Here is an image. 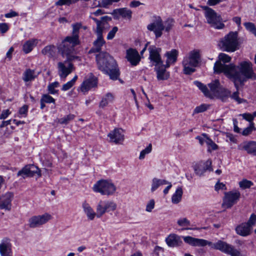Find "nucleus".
I'll use <instances>...</instances> for the list:
<instances>
[{"instance_id":"nucleus-21","label":"nucleus","mask_w":256,"mask_h":256,"mask_svg":"<svg viewBox=\"0 0 256 256\" xmlns=\"http://www.w3.org/2000/svg\"><path fill=\"white\" fill-rule=\"evenodd\" d=\"M14 195L11 192H7L0 197V208L10 210L12 208V202Z\"/></svg>"},{"instance_id":"nucleus-11","label":"nucleus","mask_w":256,"mask_h":256,"mask_svg":"<svg viewBox=\"0 0 256 256\" xmlns=\"http://www.w3.org/2000/svg\"><path fill=\"white\" fill-rule=\"evenodd\" d=\"M215 248L216 250H218L230 256H246L244 254H241L234 246L222 240H218V244H216Z\"/></svg>"},{"instance_id":"nucleus-49","label":"nucleus","mask_w":256,"mask_h":256,"mask_svg":"<svg viewBox=\"0 0 256 256\" xmlns=\"http://www.w3.org/2000/svg\"><path fill=\"white\" fill-rule=\"evenodd\" d=\"M41 99L42 100V101L44 102L45 103L51 104L55 102V100L48 94H43Z\"/></svg>"},{"instance_id":"nucleus-33","label":"nucleus","mask_w":256,"mask_h":256,"mask_svg":"<svg viewBox=\"0 0 256 256\" xmlns=\"http://www.w3.org/2000/svg\"><path fill=\"white\" fill-rule=\"evenodd\" d=\"M114 13L117 16H121L123 18L130 19L132 17V11L126 8H122L114 10Z\"/></svg>"},{"instance_id":"nucleus-7","label":"nucleus","mask_w":256,"mask_h":256,"mask_svg":"<svg viewBox=\"0 0 256 256\" xmlns=\"http://www.w3.org/2000/svg\"><path fill=\"white\" fill-rule=\"evenodd\" d=\"M60 52L64 58L66 57V60L64 62H59L58 64V74L60 79L64 81L74 70V66L70 62L78 59V58L74 55V52L72 54L74 56L72 60H69L66 54L63 55L61 52Z\"/></svg>"},{"instance_id":"nucleus-2","label":"nucleus","mask_w":256,"mask_h":256,"mask_svg":"<svg viewBox=\"0 0 256 256\" xmlns=\"http://www.w3.org/2000/svg\"><path fill=\"white\" fill-rule=\"evenodd\" d=\"M98 68L108 74L110 79H118L120 73L115 60L108 54L101 52L96 56Z\"/></svg>"},{"instance_id":"nucleus-18","label":"nucleus","mask_w":256,"mask_h":256,"mask_svg":"<svg viewBox=\"0 0 256 256\" xmlns=\"http://www.w3.org/2000/svg\"><path fill=\"white\" fill-rule=\"evenodd\" d=\"M0 254L1 256H12V244L10 238H4L1 240Z\"/></svg>"},{"instance_id":"nucleus-35","label":"nucleus","mask_w":256,"mask_h":256,"mask_svg":"<svg viewBox=\"0 0 256 256\" xmlns=\"http://www.w3.org/2000/svg\"><path fill=\"white\" fill-rule=\"evenodd\" d=\"M56 48L54 45H49L45 46L42 51V54L48 56L54 57L56 53Z\"/></svg>"},{"instance_id":"nucleus-60","label":"nucleus","mask_w":256,"mask_h":256,"mask_svg":"<svg viewBox=\"0 0 256 256\" xmlns=\"http://www.w3.org/2000/svg\"><path fill=\"white\" fill-rule=\"evenodd\" d=\"M104 13V12L102 10L98 9L94 12H90V18L93 20L94 18H96V16H101Z\"/></svg>"},{"instance_id":"nucleus-29","label":"nucleus","mask_w":256,"mask_h":256,"mask_svg":"<svg viewBox=\"0 0 256 256\" xmlns=\"http://www.w3.org/2000/svg\"><path fill=\"white\" fill-rule=\"evenodd\" d=\"M38 42L36 38H32L26 40L22 46V50L25 54L30 52Z\"/></svg>"},{"instance_id":"nucleus-38","label":"nucleus","mask_w":256,"mask_h":256,"mask_svg":"<svg viewBox=\"0 0 256 256\" xmlns=\"http://www.w3.org/2000/svg\"><path fill=\"white\" fill-rule=\"evenodd\" d=\"M244 84V83L242 84H238V88L236 89V91L234 92L232 94L230 93V98L231 99L237 102L238 104H240L246 102V100H244V98H240L239 96V92H238V89L240 86H243Z\"/></svg>"},{"instance_id":"nucleus-46","label":"nucleus","mask_w":256,"mask_h":256,"mask_svg":"<svg viewBox=\"0 0 256 256\" xmlns=\"http://www.w3.org/2000/svg\"><path fill=\"white\" fill-rule=\"evenodd\" d=\"M74 118V114H68L62 118H60L58 120V122L61 124H67L70 121L72 120Z\"/></svg>"},{"instance_id":"nucleus-63","label":"nucleus","mask_w":256,"mask_h":256,"mask_svg":"<svg viewBox=\"0 0 256 256\" xmlns=\"http://www.w3.org/2000/svg\"><path fill=\"white\" fill-rule=\"evenodd\" d=\"M10 114L11 112L8 109L3 110L1 114L0 115V119L4 120Z\"/></svg>"},{"instance_id":"nucleus-34","label":"nucleus","mask_w":256,"mask_h":256,"mask_svg":"<svg viewBox=\"0 0 256 256\" xmlns=\"http://www.w3.org/2000/svg\"><path fill=\"white\" fill-rule=\"evenodd\" d=\"M230 90L222 87L216 98L220 99L224 102H226L230 98Z\"/></svg>"},{"instance_id":"nucleus-28","label":"nucleus","mask_w":256,"mask_h":256,"mask_svg":"<svg viewBox=\"0 0 256 256\" xmlns=\"http://www.w3.org/2000/svg\"><path fill=\"white\" fill-rule=\"evenodd\" d=\"M252 230V228L246 222L240 224L236 228L237 234L242 236H246L250 235Z\"/></svg>"},{"instance_id":"nucleus-27","label":"nucleus","mask_w":256,"mask_h":256,"mask_svg":"<svg viewBox=\"0 0 256 256\" xmlns=\"http://www.w3.org/2000/svg\"><path fill=\"white\" fill-rule=\"evenodd\" d=\"M177 224L180 226L182 228V230H200V229L206 230L207 228L206 227L202 228L190 227V221L186 218H179L177 221Z\"/></svg>"},{"instance_id":"nucleus-26","label":"nucleus","mask_w":256,"mask_h":256,"mask_svg":"<svg viewBox=\"0 0 256 256\" xmlns=\"http://www.w3.org/2000/svg\"><path fill=\"white\" fill-rule=\"evenodd\" d=\"M82 208L88 220H93L96 217L98 218L97 212H96L90 204L86 202L82 204Z\"/></svg>"},{"instance_id":"nucleus-59","label":"nucleus","mask_w":256,"mask_h":256,"mask_svg":"<svg viewBox=\"0 0 256 256\" xmlns=\"http://www.w3.org/2000/svg\"><path fill=\"white\" fill-rule=\"evenodd\" d=\"M200 163L202 164V167L204 168V169L206 171V170H209V171L212 170V169L211 167V165H212L211 160H208L204 162H200Z\"/></svg>"},{"instance_id":"nucleus-44","label":"nucleus","mask_w":256,"mask_h":256,"mask_svg":"<svg viewBox=\"0 0 256 256\" xmlns=\"http://www.w3.org/2000/svg\"><path fill=\"white\" fill-rule=\"evenodd\" d=\"M206 144L208 146V152H210L212 150H215L218 148V146L209 138H206Z\"/></svg>"},{"instance_id":"nucleus-51","label":"nucleus","mask_w":256,"mask_h":256,"mask_svg":"<svg viewBox=\"0 0 256 256\" xmlns=\"http://www.w3.org/2000/svg\"><path fill=\"white\" fill-rule=\"evenodd\" d=\"M120 0H100L99 4L100 6L106 8L108 6L112 4L113 2H116Z\"/></svg>"},{"instance_id":"nucleus-9","label":"nucleus","mask_w":256,"mask_h":256,"mask_svg":"<svg viewBox=\"0 0 256 256\" xmlns=\"http://www.w3.org/2000/svg\"><path fill=\"white\" fill-rule=\"evenodd\" d=\"M52 218V216L48 212L42 214L33 216L28 219V226L31 228H38L46 224Z\"/></svg>"},{"instance_id":"nucleus-43","label":"nucleus","mask_w":256,"mask_h":256,"mask_svg":"<svg viewBox=\"0 0 256 256\" xmlns=\"http://www.w3.org/2000/svg\"><path fill=\"white\" fill-rule=\"evenodd\" d=\"M246 30L256 36V28L254 24L250 22H246L244 24Z\"/></svg>"},{"instance_id":"nucleus-37","label":"nucleus","mask_w":256,"mask_h":256,"mask_svg":"<svg viewBox=\"0 0 256 256\" xmlns=\"http://www.w3.org/2000/svg\"><path fill=\"white\" fill-rule=\"evenodd\" d=\"M36 77V75L35 74L34 70L28 68L24 72L22 80L25 82H28L34 80Z\"/></svg>"},{"instance_id":"nucleus-48","label":"nucleus","mask_w":256,"mask_h":256,"mask_svg":"<svg viewBox=\"0 0 256 256\" xmlns=\"http://www.w3.org/2000/svg\"><path fill=\"white\" fill-rule=\"evenodd\" d=\"M202 165L201 163H200L196 165L194 168L196 174L200 176L202 175L206 172Z\"/></svg>"},{"instance_id":"nucleus-15","label":"nucleus","mask_w":256,"mask_h":256,"mask_svg":"<svg viewBox=\"0 0 256 256\" xmlns=\"http://www.w3.org/2000/svg\"><path fill=\"white\" fill-rule=\"evenodd\" d=\"M110 18L108 16H102L100 20L94 18L93 20L96 23V27L94 30L96 36H103V33L109 28L108 20Z\"/></svg>"},{"instance_id":"nucleus-25","label":"nucleus","mask_w":256,"mask_h":256,"mask_svg":"<svg viewBox=\"0 0 256 256\" xmlns=\"http://www.w3.org/2000/svg\"><path fill=\"white\" fill-rule=\"evenodd\" d=\"M178 54V52L176 49L166 52L164 54V56L166 58V66L170 67V65L174 64L177 60Z\"/></svg>"},{"instance_id":"nucleus-52","label":"nucleus","mask_w":256,"mask_h":256,"mask_svg":"<svg viewBox=\"0 0 256 256\" xmlns=\"http://www.w3.org/2000/svg\"><path fill=\"white\" fill-rule=\"evenodd\" d=\"M28 110V106L26 105L24 106L19 110L18 117L24 118L26 116Z\"/></svg>"},{"instance_id":"nucleus-56","label":"nucleus","mask_w":256,"mask_h":256,"mask_svg":"<svg viewBox=\"0 0 256 256\" xmlns=\"http://www.w3.org/2000/svg\"><path fill=\"white\" fill-rule=\"evenodd\" d=\"M118 31V28L117 26H114L108 33L106 38L108 40H112L114 37L115 34Z\"/></svg>"},{"instance_id":"nucleus-54","label":"nucleus","mask_w":256,"mask_h":256,"mask_svg":"<svg viewBox=\"0 0 256 256\" xmlns=\"http://www.w3.org/2000/svg\"><path fill=\"white\" fill-rule=\"evenodd\" d=\"M249 226L251 228H252V226L256 223V215L254 214H252L250 218H249L247 222H246Z\"/></svg>"},{"instance_id":"nucleus-40","label":"nucleus","mask_w":256,"mask_h":256,"mask_svg":"<svg viewBox=\"0 0 256 256\" xmlns=\"http://www.w3.org/2000/svg\"><path fill=\"white\" fill-rule=\"evenodd\" d=\"M59 82H54L50 84L48 86V90L49 94H56L58 93V90H56L59 86Z\"/></svg>"},{"instance_id":"nucleus-36","label":"nucleus","mask_w":256,"mask_h":256,"mask_svg":"<svg viewBox=\"0 0 256 256\" xmlns=\"http://www.w3.org/2000/svg\"><path fill=\"white\" fill-rule=\"evenodd\" d=\"M183 194L182 189L181 187H178L172 196V202L174 204L179 203L181 200Z\"/></svg>"},{"instance_id":"nucleus-58","label":"nucleus","mask_w":256,"mask_h":256,"mask_svg":"<svg viewBox=\"0 0 256 256\" xmlns=\"http://www.w3.org/2000/svg\"><path fill=\"white\" fill-rule=\"evenodd\" d=\"M240 116H242L244 119L250 122H252V120H254V116L250 113H244L242 114H240Z\"/></svg>"},{"instance_id":"nucleus-39","label":"nucleus","mask_w":256,"mask_h":256,"mask_svg":"<svg viewBox=\"0 0 256 256\" xmlns=\"http://www.w3.org/2000/svg\"><path fill=\"white\" fill-rule=\"evenodd\" d=\"M244 148L248 153L254 154L256 150V142H250L244 146Z\"/></svg>"},{"instance_id":"nucleus-1","label":"nucleus","mask_w":256,"mask_h":256,"mask_svg":"<svg viewBox=\"0 0 256 256\" xmlns=\"http://www.w3.org/2000/svg\"><path fill=\"white\" fill-rule=\"evenodd\" d=\"M231 57L227 54L220 53L218 55V61L216 62L214 66L215 72H222L232 80L236 88L239 84H243L248 80H255L256 74L254 72L252 64L250 61H242L236 66L234 64H225L231 60Z\"/></svg>"},{"instance_id":"nucleus-4","label":"nucleus","mask_w":256,"mask_h":256,"mask_svg":"<svg viewBox=\"0 0 256 256\" xmlns=\"http://www.w3.org/2000/svg\"><path fill=\"white\" fill-rule=\"evenodd\" d=\"M219 45L222 50L232 52L239 48L240 43L237 32H230L220 41Z\"/></svg>"},{"instance_id":"nucleus-5","label":"nucleus","mask_w":256,"mask_h":256,"mask_svg":"<svg viewBox=\"0 0 256 256\" xmlns=\"http://www.w3.org/2000/svg\"><path fill=\"white\" fill-rule=\"evenodd\" d=\"M200 58V50H194L190 52L184 57L182 65L185 74H189L194 72V68L198 65Z\"/></svg>"},{"instance_id":"nucleus-8","label":"nucleus","mask_w":256,"mask_h":256,"mask_svg":"<svg viewBox=\"0 0 256 256\" xmlns=\"http://www.w3.org/2000/svg\"><path fill=\"white\" fill-rule=\"evenodd\" d=\"M204 10V14L208 24L212 27L218 30L222 29L224 24L222 22V18L212 8L207 6H202Z\"/></svg>"},{"instance_id":"nucleus-57","label":"nucleus","mask_w":256,"mask_h":256,"mask_svg":"<svg viewBox=\"0 0 256 256\" xmlns=\"http://www.w3.org/2000/svg\"><path fill=\"white\" fill-rule=\"evenodd\" d=\"M155 205V202L154 200H150L146 204V210L147 212H151L154 208Z\"/></svg>"},{"instance_id":"nucleus-3","label":"nucleus","mask_w":256,"mask_h":256,"mask_svg":"<svg viewBox=\"0 0 256 256\" xmlns=\"http://www.w3.org/2000/svg\"><path fill=\"white\" fill-rule=\"evenodd\" d=\"M81 24L77 23L72 25V36H67L58 46V49L63 55L66 54L69 60L74 57L72 54L74 51V46L78 44V32Z\"/></svg>"},{"instance_id":"nucleus-50","label":"nucleus","mask_w":256,"mask_h":256,"mask_svg":"<svg viewBox=\"0 0 256 256\" xmlns=\"http://www.w3.org/2000/svg\"><path fill=\"white\" fill-rule=\"evenodd\" d=\"M208 106L206 104H202L199 106H196L193 112V114L202 112L208 109Z\"/></svg>"},{"instance_id":"nucleus-45","label":"nucleus","mask_w":256,"mask_h":256,"mask_svg":"<svg viewBox=\"0 0 256 256\" xmlns=\"http://www.w3.org/2000/svg\"><path fill=\"white\" fill-rule=\"evenodd\" d=\"M152 150V144H149L148 146L144 150L141 151L139 156L140 160H143L144 158L146 155L150 154Z\"/></svg>"},{"instance_id":"nucleus-16","label":"nucleus","mask_w":256,"mask_h":256,"mask_svg":"<svg viewBox=\"0 0 256 256\" xmlns=\"http://www.w3.org/2000/svg\"><path fill=\"white\" fill-rule=\"evenodd\" d=\"M36 174L38 177L41 176V172L40 170L34 165H28L20 170L17 174V176H22L23 178L26 177H32L34 174Z\"/></svg>"},{"instance_id":"nucleus-20","label":"nucleus","mask_w":256,"mask_h":256,"mask_svg":"<svg viewBox=\"0 0 256 256\" xmlns=\"http://www.w3.org/2000/svg\"><path fill=\"white\" fill-rule=\"evenodd\" d=\"M97 85L96 78L90 74L88 78H86L82 84L80 90L84 94H86L90 88Z\"/></svg>"},{"instance_id":"nucleus-30","label":"nucleus","mask_w":256,"mask_h":256,"mask_svg":"<svg viewBox=\"0 0 256 256\" xmlns=\"http://www.w3.org/2000/svg\"><path fill=\"white\" fill-rule=\"evenodd\" d=\"M114 100V96L110 92L106 94L102 98L100 102L99 106L104 108L108 104H111Z\"/></svg>"},{"instance_id":"nucleus-47","label":"nucleus","mask_w":256,"mask_h":256,"mask_svg":"<svg viewBox=\"0 0 256 256\" xmlns=\"http://www.w3.org/2000/svg\"><path fill=\"white\" fill-rule=\"evenodd\" d=\"M194 84L198 87L202 92L204 94L207 96L208 94V88L206 86L204 85L203 84L201 83L198 81H194Z\"/></svg>"},{"instance_id":"nucleus-22","label":"nucleus","mask_w":256,"mask_h":256,"mask_svg":"<svg viewBox=\"0 0 256 256\" xmlns=\"http://www.w3.org/2000/svg\"><path fill=\"white\" fill-rule=\"evenodd\" d=\"M126 58L132 66H136L140 60V57L138 52L133 48L126 50Z\"/></svg>"},{"instance_id":"nucleus-61","label":"nucleus","mask_w":256,"mask_h":256,"mask_svg":"<svg viewBox=\"0 0 256 256\" xmlns=\"http://www.w3.org/2000/svg\"><path fill=\"white\" fill-rule=\"evenodd\" d=\"M208 138L206 134H202V136H197L196 139L199 142L200 145H203L204 143L206 144V138Z\"/></svg>"},{"instance_id":"nucleus-24","label":"nucleus","mask_w":256,"mask_h":256,"mask_svg":"<svg viewBox=\"0 0 256 256\" xmlns=\"http://www.w3.org/2000/svg\"><path fill=\"white\" fill-rule=\"evenodd\" d=\"M208 87L210 88V90H208L207 97L210 98H216L222 88L220 86L219 80H217L209 84Z\"/></svg>"},{"instance_id":"nucleus-53","label":"nucleus","mask_w":256,"mask_h":256,"mask_svg":"<svg viewBox=\"0 0 256 256\" xmlns=\"http://www.w3.org/2000/svg\"><path fill=\"white\" fill-rule=\"evenodd\" d=\"M254 130V122H251L249 126L246 128H244V130L242 131V134L244 136H248V134H250L252 132V130Z\"/></svg>"},{"instance_id":"nucleus-32","label":"nucleus","mask_w":256,"mask_h":256,"mask_svg":"<svg viewBox=\"0 0 256 256\" xmlns=\"http://www.w3.org/2000/svg\"><path fill=\"white\" fill-rule=\"evenodd\" d=\"M97 36V39L94 42V47L90 52H98L101 50L102 46L105 44L103 36Z\"/></svg>"},{"instance_id":"nucleus-62","label":"nucleus","mask_w":256,"mask_h":256,"mask_svg":"<svg viewBox=\"0 0 256 256\" xmlns=\"http://www.w3.org/2000/svg\"><path fill=\"white\" fill-rule=\"evenodd\" d=\"M9 29V26L6 23L0 24V32L2 34L6 33Z\"/></svg>"},{"instance_id":"nucleus-10","label":"nucleus","mask_w":256,"mask_h":256,"mask_svg":"<svg viewBox=\"0 0 256 256\" xmlns=\"http://www.w3.org/2000/svg\"><path fill=\"white\" fill-rule=\"evenodd\" d=\"M182 238L186 243L194 246H205L208 245L211 248L216 250L215 248L218 244V240L213 243L204 239L195 238L190 236H183Z\"/></svg>"},{"instance_id":"nucleus-6","label":"nucleus","mask_w":256,"mask_h":256,"mask_svg":"<svg viewBox=\"0 0 256 256\" xmlns=\"http://www.w3.org/2000/svg\"><path fill=\"white\" fill-rule=\"evenodd\" d=\"M92 189L96 192L107 196L113 195L116 190L115 185L110 180H104L97 182L93 186Z\"/></svg>"},{"instance_id":"nucleus-14","label":"nucleus","mask_w":256,"mask_h":256,"mask_svg":"<svg viewBox=\"0 0 256 256\" xmlns=\"http://www.w3.org/2000/svg\"><path fill=\"white\" fill-rule=\"evenodd\" d=\"M149 52L148 58L152 66H156L162 64L163 62L160 56L162 49L154 46H150L148 48Z\"/></svg>"},{"instance_id":"nucleus-17","label":"nucleus","mask_w":256,"mask_h":256,"mask_svg":"<svg viewBox=\"0 0 256 256\" xmlns=\"http://www.w3.org/2000/svg\"><path fill=\"white\" fill-rule=\"evenodd\" d=\"M147 28L150 31L154 32L156 38L160 37L162 34V31L164 30L161 18L159 16L156 17L154 20L148 25Z\"/></svg>"},{"instance_id":"nucleus-42","label":"nucleus","mask_w":256,"mask_h":256,"mask_svg":"<svg viewBox=\"0 0 256 256\" xmlns=\"http://www.w3.org/2000/svg\"><path fill=\"white\" fill-rule=\"evenodd\" d=\"M166 240L170 246H174L177 244L176 236L175 234H170Z\"/></svg>"},{"instance_id":"nucleus-12","label":"nucleus","mask_w":256,"mask_h":256,"mask_svg":"<svg viewBox=\"0 0 256 256\" xmlns=\"http://www.w3.org/2000/svg\"><path fill=\"white\" fill-rule=\"evenodd\" d=\"M116 208V204L110 200H100L96 206L98 218H100L106 212L114 211Z\"/></svg>"},{"instance_id":"nucleus-55","label":"nucleus","mask_w":256,"mask_h":256,"mask_svg":"<svg viewBox=\"0 0 256 256\" xmlns=\"http://www.w3.org/2000/svg\"><path fill=\"white\" fill-rule=\"evenodd\" d=\"M164 30L166 31H168L172 27L173 25V20L172 19L168 18L164 23Z\"/></svg>"},{"instance_id":"nucleus-31","label":"nucleus","mask_w":256,"mask_h":256,"mask_svg":"<svg viewBox=\"0 0 256 256\" xmlns=\"http://www.w3.org/2000/svg\"><path fill=\"white\" fill-rule=\"evenodd\" d=\"M168 182L163 179L154 178L152 180L150 190L152 192L156 191L160 186L167 184Z\"/></svg>"},{"instance_id":"nucleus-13","label":"nucleus","mask_w":256,"mask_h":256,"mask_svg":"<svg viewBox=\"0 0 256 256\" xmlns=\"http://www.w3.org/2000/svg\"><path fill=\"white\" fill-rule=\"evenodd\" d=\"M240 198V193L238 190L226 192L224 194L222 205L226 208H230L239 200Z\"/></svg>"},{"instance_id":"nucleus-23","label":"nucleus","mask_w":256,"mask_h":256,"mask_svg":"<svg viewBox=\"0 0 256 256\" xmlns=\"http://www.w3.org/2000/svg\"><path fill=\"white\" fill-rule=\"evenodd\" d=\"M155 71L156 73V78L159 80H164L168 79L170 76V74L166 72V64H160V65L155 66Z\"/></svg>"},{"instance_id":"nucleus-41","label":"nucleus","mask_w":256,"mask_h":256,"mask_svg":"<svg viewBox=\"0 0 256 256\" xmlns=\"http://www.w3.org/2000/svg\"><path fill=\"white\" fill-rule=\"evenodd\" d=\"M239 186L242 190L250 188L252 186L254 185V183L246 179H243L242 180L238 182Z\"/></svg>"},{"instance_id":"nucleus-64","label":"nucleus","mask_w":256,"mask_h":256,"mask_svg":"<svg viewBox=\"0 0 256 256\" xmlns=\"http://www.w3.org/2000/svg\"><path fill=\"white\" fill-rule=\"evenodd\" d=\"M74 85L70 81H68L62 86V91H66L70 90Z\"/></svg>"},{"instance_id":"nucleus-19","label":"nucleus","mask_w":256,"mask_h":256,"mask_svg":"<svg viewBox=\"0 0 256 256\" xmlns=\"http://www.w3.org/2000/svg\"><path fill=\"white\" fill-rule=\"evenodd\" d=\"M110 142L116 144H122L124 140V136L123 130L121 128H115L108 135Z\"/></svg>"}]
</instances>
